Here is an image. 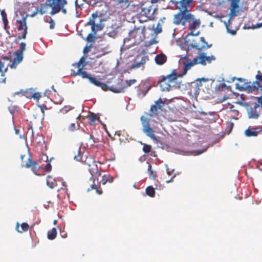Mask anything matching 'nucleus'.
<instances>
[{
	"label": "nucleus",
	"mask_w": 262,
	"mask_h": 262,
	"mask_svg": "<svg viewBox=\"0 0 262 262\" xmlns=\"http://www.w3.org/2000/svg\"><path fill=\"white\" fill-rule=\"evenodd\" d=\"M140 13L150 19L155 17L154 14L157 11L153 5L149 1H146L141 4L140 6Z\"/></svg>",
	"instance_id": "nucleus-7"
},
{
	"label": "nucleus",
	"mask_w": 262,
	"mask_h": 262,
	"mask_svg": "<svg viewBox=\"0 0 262 262\" xmlns=\"http://www.w3.org/2000/svg\"><path fill=\"white\" fill-rule=\"evenodd\" d=\"M178 78V75L176 70H172V72L166 76H161L158 81L162 91H169L176 84V80Z\"/></svg>",
	"instance_id": "nucleus-5"
},
{
	"label": "nucleus",
	"mask_w": 262,
	"mask_h": 262,
	"mask_svg": "<svg viewBox=\"0 0 262 262\" xmlns=\"http://www.w3.org/2000/svg\"><path fill=\"white\" fill-rule=\"evenodd\" d=\"M190 46L192 47L201 51L203 49H208L210 48L212 46V45H208L205 41V38L203 37H201L199 38L198 42L193 41V42L190 44Z\"/></svg>",
	"instance_id": "nucleus-13"
},
{
	"label": "nucleus",
	"mask_w": 262,
	"mask_h": 262,
	"mask_svg": "<svg viewBox=\"0 0 262 262\" xmlns=\"http://www.w3.org/2000/svg\"><path fill=\"white\" fill-rule=\"evenodd\" d=\"M153 5L154 3H156L158 2V0H151L149 1Z\"/></svg>",
	"instance_id": "nucleus-55"
},
{
	"label": "nucleus",
	"mask_w": 262,
	"mask_h": 262,
	"mask_svg": "<svg viewBox=\"0 0 262 262\" xmlns=\"http://www.w3.org/2000/svg\"><path fill=\"white\" fill-rule=\"evenodd\" d=\"M261 27H262V23L260 24H257V26L255 28H260Z\"/></svg>",
	"instance_id": "nucleus-56"
},
{
	"label": "nucleus",
	"mask_w": 262,
	"mask_h": 262,
	"mask_svg": "<svg viewBox=\"0 0 262 262\" xmlns=\"http://www.w3.org/2000/svg\"><path fill=\"white\" fill-rule=\"evenodd\" d=\"M162 103H163L162 100L161 98H159L157 101H156L155 104L151 106L149 111V115L150 116H153L154 115H157L158 111L161 110V104Z\"/></svg>",
	"instance_id": "nucleus-18"
},
{
	"label": "nucleus",
	"mask_w": 262,
	"mask_h": 262,
	"mask_svg": "<svg viewBox=\"0 0 262 262\" xmlns=\"http://www.w3.org/2000/svg\"><path fill=\"white\" fill-rule=\"evenodd\" d=\"M129 39H134L135 43H139L145 38V28H135L129 32Z\"/></svg>",
	"instance_id": "nucleus-10"
},
{
	"label": "nucleus",
	"mask_w": 262,
	"mask_h": 262,
	"mask_svg": "<svg viewBox=\"0 0 262 262\" xmlns=\"http://www.w3.org/2000/svg\"><path fill=\"white\" fill-rule=\"evenodd\" d=\"M26 44L25 42H22L19 44V49L15 51V56H17L19 60H23L24 52L26 49Z\"/></svg>",
	"instance_id": "nucleus-19"
},
{
	"label": "nucleus",
	"mask_w": 262,
	"mask_h": 262,
	"mask_svg": "<svg viewBox=\"0 0 262 262\" xmlns=\"http://www.w3.org/2000/svg\"><path fill=\"white\" fill-rule=\"evenodd\" d=\"M257 102L260 104L262 108V96L257 98Z\"/></svg>",
	"instance_id": "nucleus-50"
},
{
	"label": "nucleus",
	"mask_w": 262,
	"mask_h": 262,
	"mask_svg": "<svg viewBox=\"0 0 262 262\" xmlns=\"http://www.w3.org/2000/svg\"><path fill=\"white\" fill-rule=\"evenodd\" d=\"M90 118L91 123H94L97 119V116L95 114H92L90 116Z\"/></svg>",
	"instance_id": "nucleus-40"
},
{
	"label": "nucleus",
	"mask_w": 262,
	"mask_h": 262,
	"mask_svg": "<svg viewBox=\"0 0 262 262\" xmlns=\"http://www.w3.org/2000/svg\"><path fill=\"white\" fill-rule=\"evenodd\" d=\"M89 140L91 145H93V144L96 142L94 140V137L92 135L89 136Z\"/></svg>",
	"instance_id": "nucleus-43"
},
{
	"label": "nucleus",
	"mask_w": 262,
	"mask_h": 262,
	"mask_svg": "<svg viewBox=\"0 0 262 262\" xmlns=\"http://www.w3.org/2000/svg\"><path fill=\"white\" fill-rule=\"evenodd\" d=\"M146 193L150 197H154L155 195V189L152 186H148L146 189Z\"/></svg>",
	"instance_id": "nucleus-28"
},
{
	"label": "nucleus",
	"mask_w": 262,
	"mask_h": 262,
	"mask_svg": "<svg viewBox=\"0 0 262 262\" xmlns=\"http://www.w3.org/2000/svg\"><path fill=\"white\" fill-rule=\"evenodd\" d=\"M100 13L97 11L93 13L89 17L86 25L91 26L92 33L88 34L85 39L90 42H94L95 41V35L98 31L103 29V26L101 25L103 19L101 18Z\"/></svg>",
	"instance_id": "nucleus-3"
},
{
	"label": "nucleus",
	"mask_w": 262,
	"mask_h": 262,
	"mask_svg": "<svg viewBox=\"0 0 262 262\" xmlns=\"http://www.w3.org/2000/svg\"><path fill=\"white\" fill-rule=\"evenodd\" d=\"M21 229H19V224L18 223H17L16 225V230L19 233H23L24 232L27 231L29 228V226L27 223H23L20 225Z\"/></svg>",
	"instance_id": "nucleus-21"
},
{
	"label": "nucleus",
	"mask_w": 262,
	"mask_h": 262,
	"mask_svg": "<svg viewBox=\"0 0 262 262\" xmlns=\"http://www.w3.org/2000/svg\"><path fill=\"white\" fill-rule=\"evenodd\" d=\"M47 4L51 8V11L50 14L53 16L60 11H61L63 14L67 13V11L64 6L67 5V0H47Z\"/></svg>",
	"instance_id": "nucleus-6"
},
{
	"label": "nucleus",
	"mask_w": 262,
	"mask_h": 262,
	"mask_svg": "<svg viewBox=\"0 0 262 262\" xmlns=\"http://www.w3.org/2000/svg\"><path fill=\"white\" fill-rule=\"evenodd\" d=\"M5 80H6V78H5L3 80V81L4 82H5Z\"/></svg>",
	"instance_id": "nucleus-64"
},
{
	"label": "nucleus",
	"mask_w": 262,
	"mask_h": 262,
	"mask_svg": "<svg viewBox=\"0 0 262 262\" xmlns=\"http://www.w3.org/2000/svg\"><path fill=\"white\" fill-rule=\"evenodd\" d=\"M47 22H49L50 24V29H53L55 28V23L54 22V20L50 18V20L49 21H47Z\"/></svg>",
	"instance_id": "nucleus-39"
},
{
	"label": "nucleus",
	"mask_w": 262,
	"mask_h": 262,
	"mask_svg": "<svg viewBox=\"0 0 262 262\" xmlns=\"http://www.w3.org/2000/svg\"><path fill=\"white\" fill-rule=\"evenodd\" d=\"M91 188L92 189H95L96 192L99 194H101L102 193V189H99L97 187V186L94 184L91 186Z\"/></svg>",
	"instance_id": "nucleus-36"
},
{
	"label": "nucleus",
	"mask_w": 262,
	"mask_h": 262,
	"mask_svg": "<svg viewBox=\"0 0 262 262\" xmlns=\"http://www.w3.org/2000/svg\"><path fill=\"white\" fill-rule=\"evenodd\" d=\"M156 63L158 65H162L167 61V57L163 53L158 54L155 58Z\"/></svg>",
	"instance_id": "nucleus-20"
},
{
	"label": "nucleus",
	"mask_w": 262,
	"mask_h": 262,
	"mask_svg": "<svg viewBox=\"0 0 262 262\" xmlns=\"http://www.w3.org/2000/svg\"><path fill=\"white\" fill-rule=\"evenodd\" d=\"M4 21L5 27H6V26L8 25V20L7 18H5V19L3 20Z\"/></svg>",
	"instance_id": "nucleus-52"
},
{
	"label": "nucleus",
	"mask_w": 262,
	"mask_h": 262,
	"mask_svg": "<svg viewBox=\"0 0 262 262\" xmlns=\"http://www.w3.org/2000/svg\"><path fill=\"white\" fill-rule=\"evenodd\" d=\"M207 80L204 78H202L201 79H197V82L195 84V87L199 90V88L200 86H202V81H206Z\"/></svg>",
	"instance_id": "nucleus-33"
},
{
	"label": "nucleus",
	"mask_w": 262,
	"mask_h": 262,
	"mask_svg": "<svg viewBox=\"0 0 262 262\" xmlns=\"http://www.w3.org/2000/svg\"><path fill=\"white\" fill-rule=\"evenodd\" d=\"M86 63L85 58L82 56L80 58L78 62L72 64V66L77 68V70L75 71V70L71 69V75L74 77L79 75L83 79H89L91 83L97 86L100 87L103 90L106 91L109 90L111 91L116 93L124 92L125 88L130 86L137 81L135 79L126 80H125L126 85L124 86L122 83V80H121V81H118L116 85H112L110 88H108L106 84L97 80L96 78L91 76L90 74H88L86 71H83L85 66L86 65Z\"/></svg>",
	"instance_id": "nucleus-1"
},
{
	"label": "nucleus",
	"mask_w": 262,
	"mask_h": 262,
	"mask_svg": "<svg viewBox=\"0 0 262 262\" xmlns=\"http://www.w3.org/2000/svg\"><path fill=\"white\" fill-rule=\"evenodd\" d=\"M237 79L239 82L236 84V88L238 90L246 91L248 93H252L255 91L258 92L255 82H253V83L246 82L245 79L240 78Z\"/></svg>",
	"instance_id": "nucleus-9"
},
{
	"label": "nucleus",
	"mask_w": 262,
	"mask_h": 262,
	"mask_svg": "<svg viewBox=\"0 0 262 262\" xmlns=\"http://www.w3.org/2000/svg\"><path fill=\"white\" fill-rule=\"evenodd\" d=\"M1 14L3 20L5 19V18H7V14L5 12L4 10H3L2 11H1Z\"/></svg>",
	"instance_id": "nucleus-49"
},
{
	"label": "nucleus",
	"mask_w": 262,
	"mask_h": 262,
	"mask_svg": "<svg viewBox=\"0 0 262 262\" xmlns=\"http://www.w3.org/2000/svg\"><path fill=\"white\" fill-rule=\"evenodd\" d=\"M73 107L70 105L64 106L62 109L60 110V111L63 113H67Z\"/></svg>",
	"instance_id": "nucleus-34"
},
{
	"label": "nucleus",
	"mask_w": 262,
	"mask_h": 262,
	"mask_svg": "<svg viewBox=\"0 0 262 262\" xmlns=\"http://www.w3.org/2000/svg\"><path fill=\"white\" fill-rule=\"evenodd\" d=\"M22 166L26 168H31L33 172L35 174L37 175V171L39 169L38 164L36 161H32L30 157L28 158L26 165L22 164Z\"/></svg>",
	"instance_id": "nucleus-16"
},
{
	"label": "nucleus",
	"mask_w": 262,
	"mask_h": 262,
	"mask_svg": "<svg viewBox=\"0 0 262 262\" xmlns=\"http://www.w3.org/2000/svg\"><path fill=\"white\" fill-rule=\"evenodd\" d=\"M22 60H19L18 59H17V56H15V57L13 60V62L12 64L10 65V66L11 68H15L16 66L18 63H19Z\"/></svg>",
	"instance_id": "nucleus-31"
},
{
	"label": "nucleus",
	"mask_w": 262,
	"mask_h": 262,
	"mask_svg": "<svg viewBox=\"0 0 262 262\" xmlns=\"http://www.w3.org/2000/svg\"><path fill=\"white\" fill-rule=\"evenodd\" d=\"M26 96L27 97H31L32 98V94L29 92V90H27L26 92Z\"/></svg>",
	"instance_id": "nucleus-51"
},
{
	"label": "nucleus",
	"mask_w": 262,
	"mask_h": 262,
	"mask_svg": "<svg viewBox=\"0 0 262 262\" xmlns=\"http://www.w3.org/2000/svg\"><path fill=\"white\" fill-rule=\"evenodd\" d=\"M52 170V166L50 163H47L45 167V170L46 171H50Z\"/></svg>",
	"instance_id": "nucleus-41"
},
{
	"label": "nucleus",
	"mask_w": 262,
	"mask_h": 262,
	"mask_svg": "<svg viewBox=\"0 0 262 262\" xmlns=\"http://www.w3.org/2000/svg\"><path fill=\"white\" fill-rule=\"evenodd\" d=\"M26 19V17H24L21 19L16 20V23L19 25L17 28V30L18 31L23 30V32L21 33H19L18 36L16 37L14 40V42L15 43H18L19 39H24L26 38V35L28 33Z\"/></svg>",
	"instance_id": "nucleus-11"
},
{
	"label": "nucleus",
	"mask_w": 262,
	"mask_h": 262,
	"mask_svg": "<svg viewBox=\"0 0 262 262\" xmlns=\"http://www.w3.org/2000/svg\"><path fill=\"white\" fill-rule=\"evenodd\" d=\"M173 178H174V177H173L172 178V179H170L169 181H167V182H171V180H172Z\"/></svg>",
	"instance_id": "nucleus-61"
},
{
	"label": "nucleus",
	"mask_w": 262,
	"mask_h": 262,
	"mask_svg": "<svg viewBox=\"0 0 262 262\" xmlns=\"http://www.w3.org/2000/svg\"><path fill=\"white\" fill-rule=\"evenodd\" d=\"M85 163L89 166V171L92 175V177L98 178L100 176L101 173L98 170L97 165L95 161L91 158L87 157L85 160Z\"/></svg>",
	"instance_id": "nucleus-12"
},
{
	"label": "nucleus",
	"mask_w": 262,
	"mask_h": 262,
	"mask_svg": "<svg viewBox=\"0 0 262 262\" xmlns=\"http://www.w3.org/2000/svg\"><path fill=\"white\" fill-rule=\"evenodd\" d=\"M256 81L255 82V83H258L260 81L262 82V74H260V72H258V74L256 76Z\"/></svg>",
	"instance_id": "nucleus-37"
},
{
	"label": "nucleus",
	"mask_w": 262,
	"mask_h": 262,
	"mask_svg": "<svg viewBox=\"0 0 262 262\" xmlns=\"http://www.w3.org/2000/svg\"><path fill=\"white\" fill-rule=\"evenodd\" d=\"M149 60L148 57L145 55H138L134 63L132 65V68L137 69L144 65Z\"/></svg>",
	"instance_id": "nucleus-14"
},
{
	"label": "nucleus",
	"mask_w": 262,
	"mask_h": 262,
	"mask_svg": "<svg viewBox=\"0 0 262 262\" xmlns=\"http://www.w3.org/2000/svg\"><path fill=\"white\" fill-rule=\"evenodd\" d=\"M226 84L223 83V84H222V88H226Z\"/></svg>",
	"instance_id": "nucleus-59"
},
{
	"label": "nucleus",
	"mask_w": 262,
	"mask_h": 262,
	"mask_svg": "<svg viewBox=\"0 0 262 262\" xmlns=\"http://www.w3.org/2000/svg\"><path fill=\"white\" fill-rule=\"evenodd\" d=\"M262 132V126H256L250 128L249 126L245 131V135L246 137H256L258 134Z\"/></svg>",
	"instance_id": "nucleus-15"
},
{
	"label": "nucleus",
	"mask_w": 262,
	"mask_h": 262,
	"mask_svg": "<svg viewBox=\"0 0 262 262\" xmlns=\"http://www.w3.org/2000/svg\"><path fill=\"white\" fill-rule=\"evenodd\" d=\"M255 84L257 86L258 91L262 93V82L255 83Z\"/></svg>",
	"instance_id": "nucleus-42"
},
{
	"label": "nucleus",
	"mask_w": 262,
	"mask_h": 262,
	"mask_svg": "<svg viewBox=\"0 0 262 262\" xmlns=\"http://www.w3.org/2000/svg\"><path fill=\"white\" fill-rule=\"evenodd\" d=\"M76 129L75 123H71L69 126V130L70 131H74Z\"/></svg>",
	"instance_id": "nucleus-45"
},
{
	"label": "nucleus",
	"mask_w": 262,
	"mask_h": 262,
	"mask_svg": "<svg viewBox=\"0 0 262 262\" xmlns=\"http://www.w3.org/2000/svg\"><path fill=\"white\" fill-rule=\"evenodd\" d=\"M38 106L40 107L42 113L44 114V110L47 109V107L46 105H40L38 104Z\"/></svg>",
	"instance_id": "nucleus-47"
},
{
	"label": "nucleus",
	"mask_w": 262,
	"mask_h": 262,
	"mask_svg": "<svg viewBox=\"0 0 262 262\" xmlns=\"http://www.w3.org/2000/svg\"><path fill=\"white\" fill-rule=\"evenodd\" d=\"M8 57H5L3 60H0V72L2 76H4L5 74L7 72L8 65L5 66V62L4 60H8Z\"/></svg>",
	"instance_id": "nucleus-22"
},
{
	"label": "nucleus",
	"mask_w": 262,
	"mask_h": 262,
	"mask_svg": "<svg viewBox=\"0 0 262 262\" xmlns=\"http://www.w3.org/2000/svg\"><path fill=\"white\" fill-rule=\"evenodd\" d=\"M82 152L80 151V148H79L77 151V154H75L74 156V159L78 162L82 161Z\"/></svg>",
	"instance_id": "nucleus-29"
},
{
	"label": "nucleus",
	"mask_w": 262,
	"mask_h": 262,
	"mask_svg": "<svg viewBox=\"0 0 262 262\" xmlns=\"http://www.w3.org/2000/svg\"><path fill=\"white\" fill-rule=\"evenodd\" d=\"M157 41H156L155 39H152V40H150L149 41H148L146 42V44L145 45V46L146 47H149L151 45L156 43Z\"/></svg>",
	"instance_id": "nucleus-38"
},
{
	"label": "nucleus",
	"mask_w": 262,
	"mask_h": 262,
	"mask_svg": "<svg viewBox=\"0 0 262 262\" xmlns=\"http://www.w3.org/2000/svg\"><path fill=\"white\" fill-rule=\"evenodd\" d=\"M161 29H158V31H157L158 33H160L161 32Z\"/></svg>",
	"instance_id": "nucleus-60"
},
{
	"label": "nucleus",
	"mask_w": 262,
	"mask_h": 262,
	"mask_svg": "<svg viewBox=\"0 0 262 262\" xmlns=\"http://www.w3.org/2000/svg\"><path fill=\"white\" fill-rule=\"evenodd\" d=\"M150 173V176L151 177L152 179L155 180L157 177L156 172L152 170L149 171Z\"/></svg>",
	"instance_id": "nucleus-46"
},
{
	"label": "nucleus",
	"mask_w": 262,
	"mask_h": 262,
	"mask_svg": "<svg viewBox=\"0 0 262 262\" xmlns=\"http://www.w3.org/2000/svg\"><path fill=\"white\" fill-rule=\"evenodd\" d=\"M194 0H180L176 1L171 0L170 2L174 4L179 11L173 16V20L181 18H189L191 16V11Z\"/></svg>",
	"instance_id": "nucleus-2"
},
{
	"label": "nucleus",
	"mask_w": 262,
	"mask_h": 262,
	"mask_svg": "<svg viewBox=\"0 0 262 262\" xmlns=\"http://www.w3.org/2000/svg\"><path fill=\"white\" fill-rule=\"evenodd\" d=\"M233 125H234L233 123L232 122H231L230 123L231 128H232Z\"/></svg>",
	"instance_id": "nucleus-58"
},
{
	"label": "nucleus",
	"mask_w": 262,
	"mask_h": 262,
	"mask_svg": "<svg viewBox=\"0 0 262 262\" xmlns=\"http://www.w3.org/2000/svg\"><path fill=\"white\" fill-rule=\"evenodd\" d=\"M29 92L32 94V98L35 100H38L41 97V95L39 93H35L32 89H30Z\"/></svg>",
	"instance_id": "nucleus-30"
},
{
	"label": "nucleus",
	"mask_w": 262,
	"mask_h": 262,
	"mask_svg": "<svg viewBox=\"0 0 262 262\" xmlns=\"http://www.w3.org/2000/svg\"><path fill=\"white\" fill-rule=\"evenodd\" d=\"M113 180L114 179L112 176L105 174L102 177L101 181H100V185H104L107 182L111 183L113 182Z\"/></svg>",
	"instance_id": "nucleus-26"
},
{
	"label": "nucleus",
	"mask_w": 262,
	"mask_h": 262,
	"mask_svg": "<svg viewBox=\"0 0 262 262\" xmlns=\"http://www.w3.org/2000/svg\"><path fill=\"white\" fill-rule=\"evenodd\" d=\"M25 157V155H21L20 156V158H21V161L23 162V159Z\"/></svg>",
	"instance_id": "nucleus-57"
},
{
	"label": "nucleus",
	"mask_w": 262,
	"mask_h": 262,
	"mask_svg": "<svg viewBox=\"0 0 262 262\" xmlns=\"http://www.w3.org/2000/svg\"><path fill=\"white\" fill-rule=\"evenodd\" d=\"M141 124L142 125V131L146 135L152 140L157 141V139L155 135V132L150 127L149 122L150 119L144 116H142L140 118Z\"/></svg>",
	"instance_id": "nucleus-8"
},
{
	"label": "nucleus",
	"mask_w": 262,
	"mask_h": 262,
	"mask_svg": "<svg viewBox=\"0 0 262 262\" xmlns=\"http://www.w3.org/2000/svg\"><path fill=\"white\" fill-rule=\"evenodd\" d=\"M215 60V57L213 55L207 56L204 53L200 54V64L202 65L205 66L207 63H210Z\"/></svg>",
	"instance_id": "nucleus-17"
},
{
	"label": "nucleus",
	"mask_w": 262,
	"mask_h": 262,
	"mask_svg": "<svg viewBox=\"0 0 262 262\" xmlns=\"http://www.w3.org/2000/svg\"><path fill=\"white\" fill-rule=\"evenodd\" d=\"M148 171H150L151 170H152V169H151V165L150 164V163H148Z\"/></svg>",
	"instance_id": "nucleus-53"
},
{
	"label": "nucleus",
	"mask_w": 262,
	"mask_h": 262,
	"mask_svg": "<svg viewBox=\"0 0 262 262\" xmlns=\"http://www.w3.org/2000/svg\"><path fill=\"white\" fill-rule=\"evenodd\" d=\"M46 8L47 7L45 5H41L40 8V9L38 10L39 13L41 15L45 14L46 12Z\"/></svg>",
	"instance_id": "nucleus-35"
},
{
	"label": "nucleus",
	"mask_w": 262,
	"mask_h": 262,
	"mask_svg": "<svg viewBox=\"0 0 262 262\" xmlns=\"http://www.w3.org/2000/svg\"><path fill=\"white\" fill-rule=\"evenodd\" d=\"M90 48H91L90 46H86L83 49V51L84 54H85L88 53L90 51Z\"/></svg>",
	"instance_id": "nucleus-48"
},
{
	"label": "nucleus",
	"mask_w": 262,
	"mask_h": 262,
	"mask_svg": "<svg viewBox=\"0 0 262 262\" xmlns=\"http://www.w3.org/2000/svg\"><path fill=\"white\" fill-rule=\"evenodd\" d=\"M47 184L51 188H54L57 185L56 180L50 176L47 177Z\"/></svg>",
	"instance_id": "nucleus-25"
},
{
	"label": "nucleus",
	"mask_w": 262,
	"mask_h": 262,
	"mask_svg": "<svg viewBox=\"0 0 262 262\" xmlns=\"http://www.w3.org/2000/svg\"><path fill=\"white\" fill-rule=\"evenodd\" d=\"M15 131H16V134H18V133L19 130H17V129H16V130H15Z\"/></svg>",
	"instance_id": "nucleus-62"
},
{
	"label": "nucleus",
	"mask_w": 262,
	"mask_h": 262,
	"mask_svg": "<svg viewBox=\"0 0 262 262\" xmlns=\"http://www.w3.org/2000/svg\"><path fill=\"white\" fill-rule=\"evenodd\" d=\"M191 16L189 18H179L173 20L174 24L176 25H182L185 26L187 23H188V28L190 31L187 34V36H198L200 32L199 31H195L199 28L201 25V20L199 18H196L193 14H191Z\"/></svg>",
	"instance_id": "nucleus-4"
},
{
	"label": "nucleus",
	"mask_w": 262,
	"mask_h": 262,
	"mask_svg": "<svg viewBox=\"0 0 262 262\" xmlns=\"http://www.w3.org/2000/svg\"><path fill=\"white\" fill-rule=\"evenodd\" d=\"M151 149V146L149 145L144 144L143 147V151L145 154L149 153Z\"/></svg>",
	"instance_id": "nucleus-32"
},
{
	"label": "nucleus",
	"mask_w": 262,
	"mask_h": 262,
	"mask_svg": "<svg viewBox=\"0 0 262 262\" xmlns=\"http://www.w3.org/2000/svg\"><path fill=\"white\" fill-rule=\"evenodd\" d=\"M258 105L255 106L254 108H251L248 112V117L249 118L257 119L259 116V113L257 111L256 108L258 107Z\"/></svg>",
	"instance_id": "nucleus-23"
},
{
	"label": "nucleus",
	"mask_w": 262,
	"mask_h": 262,
	"mask_svg": "<svg viewBox=\"0 0 262 262\" xmlns=\"http://www.w3.org/2000/svg\"><path fill=\"white\" fill-rule=\"evenodd\" d=\"M183 63L184 68L182 74L185 75L186 74L187 72L193 66V63H191V61H190L189 59H185V60L183 62Z\"/></svg>",
	"instance_id": "nucleus-24"
},
{
	"label": "nucleus",
	"mask_w": 262,
	"mask_h": 262,
	"mask_svg": "<svg viewBox=\"0 0 262 262\" xmlns=\"http://www.w3.org/2000/svg\"><path fill=\"white\" fill-rule=\"evenodd\" d=\"M235 79H236V78H235V77L233 78H232V81H234Z\"/></svg>",
	"instance_id": "nucleus-63"
},
{
	"label": "nucleus",
	"mask_w": 262,
	"mask_h": 262,
	"mask_svg": "<svg viewBox=\"0 0 262 262\" xmlns=\"http://www.w3.org/2000/svg\"><path fill=\"white\" fill-rule=\"evenodd\" d=\"M57 230L55 228H53L51 231H48L47 236L48 239L53 240L55 239L57 236Z\"/></svg>",
	"instance_id": "nucleus-27"
},
{
	"label": "nucleus",
	"mask_w": 262,
	"mask_h": 262,
	"mask_svg": "<svg viewBox=\"0 0 262 262\" xmlns=\"http://www.w3.org/2000/svg\"><path fill=\"white\" fill-rule=\"evenodd\" d=\"M191 63H193V66L198 63H200V56L194 58L191 61Z\"/></svg>",
	"instance_id": "nucleus-44"
},
{
	"label": "nucleus",
	"mask_w": 262,
	"mask_h": 262,
	"mask_svg": "<svg viewBox=\"0 0 262 262\" xmlns=\"http://www.w3.org/2000/svg\"><path fill=\"white\" fill-rule=\"evenodd\" d=\"M38 13H39L38 12V10H37L35 12H34L32 15H31V16L32 17H33L34 16H35Z\"/></svg>",
	"instance_id": "nucleus-54"
}]
</instances>
